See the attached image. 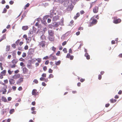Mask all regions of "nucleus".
<instances>
[{
    "label": "nucleus",
    "instance_id": "338daca9",
    "mask_svg": "<svg viewBox=\"0 0 122 122\" xmlns=\"http://www.w3.org/2000/svg\"><path fill=\"white\" fill-rule=\"evenodd\" d=\"M51 20L49 18L47 19V22L48 23H50L51 22Z\"/></svg>",
    "mask_w": 122,
    "mask_h": 122
},
{
    "label": "nucleus",
    "instance_id": "a18cd8bd",
    "mask_svg": "<svg viewBox=\"0 0 122 122\" xmlns=\"http://www.w3.org/2000/svg\"><path fill=\"white\" fill-rule=\"evenodd\" d=\"M19 60L20 61H22L24 62L25 61V60L24 59L22 58H20Z\"/></svg>",
    "mask_w": 122,
    "mask_h": 122
},
{
    "label": "nucleus",
    "instance_id": "39448f33",
    "mask_svg": "<svg viewBox=\"0 0 122 122\" xmlns=\"http://www.w3.org/2000/svg\"><path fill=\"white\" fill-rule=\"evenodd\" d=\"M24 78L23 77H20L19 78L16 82V84L18 85H20V83L23 82Z\"/></svg>",
    "mask_w": 122,
    "mask_h": 122
},
{
    "label": "nucleus",
    "instance_id": "58836bf2",
    "mask_svg": "<svg viewBox=\"0 0 122 122\" xmlns=\"http://www.w3.org/2000/svg\"><path fill=\"white\" fill-rule=\"evenodd\" d=\"M27 66L29 69H31V64H29L27 65Z\"/></svg>",
    "mask_w": 122,
    "mask_h": 122
},
{
    "label": "nucleus",
    "instance_id": "f257e3e1",
    "mask_svg": "<svg viewBox=\"0 0 122 122\" xmlns=\"http://www.w3.org/2000/svg\"><path fill=\"white\" fill-rule=\"evenodd\" d=\"M90 22L88 25V26L91 27L92 25L96 24L97 22V20L94 18L93 17H92L90 19Z\"/></svg>",
    "mask_w": 122,
    "mask_h": 122
},
{
    "label": "nucleus",
    "instance_id": "a878e982",
    "mask_svg": "<svg viewBox=\"0 0 122 122\" xmlns=\"http://www.w3.org/2000/svg\"><path fill=\"white\" fill-rule=\"evenodd\" d=\"M61 63V61H59L55 63V64L56 65H59Z\"/></svg>",
    "mask_w": 122,
    "mask_h": 122
},
{
    "label": "nucleus",
    "instance_id": "4be33fe9",
    "mask_svg": "<svg viewBox=\"0 0 122 122\" xmlns=\"http://www.w3.org/2000/svg\"><path fill=\"white\" fill-rule=\"evenodd\" d=\"M10 49V45L7 46L6 47V51H9Z\"/></svg>",
    "mask_w": 122,
    "mask_h": 122
},
{
    "label": "nucleus",
    "instance_id": "37998d69",
    "mask_svg": "<svg viewBox=\"0 0 122 122\" xmlns=\"http://www.w3.org/2000/svg\"><path fill=\"white\" fill-rule=\"evenodd\" d=\"M53 71L51 68L49 69L48 72L49 73H52L53 72Z\"/></svg>",
    "mask_w": 122,
    "mask_h": 122
},
{
    "label": "nucleus",
    "instance_id": "412c9836",
    "mask_svg": "<svg viewBox=\"0 0 122 122\" xmlns=\"http://www.w3.org/2000/svg\"><path fill=\"white\" fill-rule=\"evenodd\" d=\"M80 16V14L78 12L77 13L76 16L74 17V18L76 20L77 18L78 17Z\"/></svg>",
    "mask_w": 122,
    "mask_h": 122
},
{
    "label": "nucleus",
    "instance_id": "603ef678",
    "mask_svg": "<svg viewBox=\"0 0 122 122\" xmlns=\"http://www.w3.org/2000/svg\"><path fill=\"white\" fill-rule=\"evenodd\" d=\"M22 90V88L21 86L19 87L18 88V90L19 91H20Z\"/></svg>",
    "mask_w": 122,
    "mask_h": 122
},
{
    "label": "nucleus",
    "instance_id": "423d86ee",
    "mask_svg": "<svg viewBox=\"0 0 122 122\" xmlns=\"http://www.w3.org/2000/svg\"><path fill=\"white\" fill-rule=\"evenodd\" d=\"M45 43L46 42L45 41H42L40 43L39 45L40 47L41 46L42 47H44Z\"/></svg>",
    "mask_w": 122,
    "mask_h": 122
},
{
    "label": "nucleus",
    "instance_id": "7c9ffc66",
    "mask_svg": "<svg viewBox=\"0 0 122 122\" xmlns=\"http://www.w3.org/2000/svg\"><path fill=\"white\" fill-rule=\"evenodd\" d=\"M20 39L18 40L15 42V43L17 45H18L19 43L20 42Z\"/></svg>",
    "mask_w": 122,
    "mask_h": 122
},
{
    "label": "nucleus",
    "instance_id": "cd10ccee",
    "mask_svg": "<svg viewBox=\"0 0 122 122\" xmlns=\"http://www.w3.org/2000/svg\"><path fill=\"white\" fill-rule=\"evenodd\" d=\"M59 25L58 24V23L56 22L54 23V26L55 27H57Z\"/></svg>",
    "mask_w": 122,
    "mask_h": 122
},
{
    "label": "nucleus",
    "instance_id": "9b49d317",
    "mask_svg": "<svg viewBox=\"0 0 122 122\" xmlns=\"http://www.w3.org/2000/svg\"><path fill=\"white\" fill-rule=\"evenodd\" d=\"M23 72L24 74H27L28 72V70L26 68L24 67L23 69Z\"/></svg>",
    "mask_w": 122,
    "mask_h": 122
},
{
    "label": "nucleus",
    "instance_id": "ddd939ff",
    "mask_svg": "<svg viewBox=\"0 0 122 122\" xmlns=\"http://www.w3.org/2000/svg\"><path fill=\"white\" fill-rule=\"evenodd\" d=\"M50 57H52V60L53 61L54 60H56L57 59V58L56 56H53L52 55V54H51L50 55Z\"/></svg>",
    "mask_w": 122,
    "mask_h": 122
},
{
    "label": "nucleus",
    "instance_id": "69168bd1",
    "mask_svg": "<svg viewBox=\"0 0 122 122\" xmlns=\"http://www.w3.org/2000/svg\"><path fill=\"white\" fill-rule=\"evenodd\" d=\"M7 31V30L6 29H4L2 31V33H5L6 31Z\"/></svg>",
    "mask_w": 122,
    "mask_h": 122
},
{
    "label": "nucleus",
    "instance_id": "09e8293b",
    "mask_svg": "<svg viewBox=\"0 0 122 122\" xmlns=\"http://www.w3.org/2000/svg\"><path fill=\"white\" fill-rule=\"evenodd\" d=\"M60 51H58L57 53H56V55L57 56H59L60 54Z\"/></svg>",
    "mask_w": 122,
    "mask_h": 122
},
{
    "label": "nucleus",
    "instance_id": "c85d7f7f",
    "mask_svg": "<svg viewBox=\"0 0 122 122\" xmlns=\"http://www.w3.org/2000/svg\"><path fill=\"white\" fill-rule=\"evenodd\" d=\"M8 72L10 75H11L12 74V73L13 72V71H11L10 70H8Z\"/></svg>",
    "mask_w": 122,
    "mask_h": 122
},
{
    "label": "nucleus",
    "instance_id": "e2e57ef3",
    "mask_svg": "<svg viewBox=\"0 0 122 122\" xmlns=\"http://www.w3.org/2000/svg\"><path fill=\"white\" fill-rule=\"evenodd\" d=\"M28 46L26 45L24 47V49L25 50H26L28 49Z\"/></svg>",
    "mask_w": 122,
    "mask_h": 122
},
{
    "label": "nucleus",
    "instance_id": "a211bd4d",
    "mask_svg": "<svg viewBox=\"0 0 122 122\" xmlns=\"http://www.w3.org/2000/svg\"><path fill=\"white\" fill-rule=\"evenodd\" d=\"M84 56H85L86 57V58L87 59L89 60L90 59V56L87 53H86Z\"/></svg>",
    "mask_w": 122,
    "mask_h": 122
},
{
    "label": "nucleus",
    "instance_id": "79ce46f5",
    "mask_svg": "<svg viewBox=\"0 0 122 122\" xmlns=\"http://www.w3.org/2000/svg\"><path fill=\"white\" fill-rule=\"evenodd\" d=\"M33 81L36 84H37L38 82V80L36 79H34Z\"/></svg>",
    "mask_w": 122,
    "mask_h": 122
},
{
    "label": "nucleus",
    "instance_id": "6ab92c4d",
    "mask_svg": "<svg viewBox=\"0 0 122 122\" xmlns=\"http://www.w3.org/2000/svg\"><path fill=\"white\" fill-rule=\"evenodd\" d=\"M28 27L27 26H23L22 27V29L24 30H26L28 29Z\"/></svg>",
    "mask_w": 122,
    "mask_h": 122
},
{
    "label": "nucleus",
    "instance_id": "8fccbe9b",
    "mask_svg": "<svg viewBox=\"0 0 122 122\" xmlns=\"http://www.w3.org/2000/svg\"><path fill=\"white\" fill-rule=\"evenodd\" d=\"M43 69L44 71H46L47 70V67L46 66H45L43 67Z\"/></svg>",
    "mask_w": 122,
    "mask_h": 122
},
{
    "label": "nucleus",
    "instance_id": "dca6fc26",
    "mask_svg": "<svg viewBox=\"0 0 122 122\" xmlns=\"http://www.w3.org/2000/svg\"><path fill=\"white\" fill-rule=\"evenodd\" d=\"M18 62V60L16 59H13L11 61L12 63L15 64Z\"/></svg>",
    "mask_w": 122,
    "mask_h": 122
},
{
    "label": "nucleus",
    "instance_id": "f3484780",
    "mask_svg": "<svg viewBox=\"0 0 122 122\" xmlns=\"http://www.w3.org/2000/svg\"><path fill=\"white\" fill-rule=\"evenodd\" d=\"M6 38V34L4 35L0 39V42Z\"/></svg>",
    "mask_w": 122,
    "mask_h": 122
},
{
    "label": "nucleus",
    "instance_id": "6e6552de",
    "mask_svg": "<svg viewBox=\"0 0 122 122\" xmlns=\"http://www.w3.org/2000/svg\"><path fill=\"white\" fill-rule=\"evenodd\" d=\"M48 32L49 36H54V31L52 30H49Z\"/></svg>",
    "mask_w": 122,
    "mask_h": 122
},
{
    "label": "nucleus",
    "instance_id": "680f3d73",
    "mask_svg": "<svg viewBox=\"0 0 122 122\" xmlns=\"http://www.w3.org/2000/svg\"><path fill=\"white\" fill-rule=\"evenodd\" d=\"M102 76L101 75L99 74L98 75V79L99 80H100L101 79Z\"/></svg>",
    "mask_w": 122,
    "mask_h": 122
},
{
    "label": "nucleus",
    "instance_id": "1a4fd4ad",
    "mask_svg": "<svg viewBox=\"0 0 122 122\" xmlns=\"http://www.w3.org/2000/svg\"><path fill=\"white\" fill-rule=\"evenodd\" d=\"M48 37L49 40L51 41H53L54 40L55 37L54 36H48Z\"/></svg>",
    "mask_w": 122,
    "mask_h": 122
},
{
    "label": "nucleus",
    "instance_id": "4c0bfd02",
    "mask_svg": "<svg viewBox=\"0 0 122 122\" xmlns=\"http://www.w3.org/2000/svg\"><path fill=\"white\" fill-rule=\"evenodd\" d=\"M67 41H64V42H63L62 43V46H64L65 45H66L67 43Z\"/></svg>",
    "mask_w": 122,
    "mask_h": 122
},
{
    "label": "nucleus",
    "instance_id": "72a5a7b5",
    "mask_svg": "<svg viewBox=\"0 0 122 122\" xmlns=\"http://www.w3.org/2000/svg\"><path fill=\"white\" fill-rule=\"evenodd\" d=\"M66 34L67 33H66V34L62 35L61 38V39H63L66 36H67Z\"/></svg>",
    "mask_w": 122,
    "mask_h": 122
},
{
    "label": "nucleus",
    "instance_id": "864d4df0",
    "mask_svg": "<svg viewBox=\"0 0 122 122\" xmlns=\"http://www.w3.org/2000/svg\"><path fill=\"white\" fill-rule=\"evenodd\" d=\"M7 11L6 9L5 8H4L3 10V11L2 12L3 13H5Z\"/></svg>",
    "mask_w": 122,
    "mask_h": 122
},
{
    "label": "nucleus",
    "instance_id": "3c124183",
    "mask_svg": "<svg viewBox=\"0 0 122 122\" xmlns=\"http://www.w3.org/2000/svg\"><path fill=\"white\" fill-rule=\"evenodd\" d=\"M16 87L15 86H13L12 87V89L14 91H15L16 90Z\"/></svg>",
    "mask_w": 122,
    "mask_h": 122
},
{
    "label": "nucleus",
    "instance_id": "f8f14e48",
    "mask_svg": "<svg viewBox=\"0 0 122 122\" xmlns=\"http://www.w3.org/2000/svg\"><path fill=\"white\" fill-rule=\"evenodd\" d=\"M37 91L36 90V89H33L32 92V95H36L37 93Z\"/></svg>",
    "mask_w": 122,
    "mask_h": 122
},
{
    "label": "nucleus",
    "instance_id": "de8ad7c7",
    "mask_svg": "<svg viewBox=\"0 0 122 122\" xmlns=\"http://www.w3.org/2000/svg\"><path fill=\"white\" fill-rule=\"evenodd\" d=\"M49 58L47 56H46L45 57H44L43 58V60H46L48 59Z\"/></svg>",
    "mask_w": 122,
    "mask_h": 122
},
{
    "label": "nucleus",
    "instance_id": "aec40b11",
    "mask_svg": "<svg viewBox=\"0 0 122 122\" xmlns=\"http://www.w3.org/2000/svg\"><path fill=\"white\" fill-rule=\"evenodd\" d=\"M6 72V70H4L2 71L1 72V73L3 76H5Z\"/></svg>",
    "mask_w": 122,
    "mask_h": 122
},
{
    "label": "nucleus",
    "instance_id": "49530a36",
    "mask_svg": "<svg viewBox=\"0 0 122 122\" xmlns=\"http://www.w3.org/2000/svg\"><path fill=\"white\" fill-rule=\"evenodd\" d=\"M23 38H25L26 40H27V36L26 35H24L23 36Z\"/></svg>",
    "mask_w": 122,
    "mask_h": 122
},
{
    "label": "nucleus",
    "instance_id": "393cba45",
    "mask_svg": "<svg viewBox=\"0 0 122 122\" xmlns=\"http://www.w3.org/2000/svg\"><path fill=\"white\" fill-rule=\"evenodd\" d=\"M54 77V75L52 74H50L49 75L48 78L49 79L53 78Z\"/></svg>",
    "mask_w": 122,
    "mask_h": 122
},
{
    "label": "nucleus",
    "instance_id": "473e14b6",
    "mask_svg": "<svg viewBox=\"0 0 122 122\" xmlns=\"http://www.w3.org/2000/svg\"><path fill=\"white\" fill-rule=\"evenodd\" d=\"M0 67L1 68V70H2L3 69V68L2 66V64L1 63H0Z\"/></svg>",
    "mask_w": 122,
    "mask_h": 122
},
{
    "label": "nucleus",
    "instance_id": "774afa93",
    "mask_svg": "<svg viewBox=\"0 0 122 122\" xmlns=\"http://www.w3.org/2000/svg\"><path fill=\"white\" fill-rule=\"evenodd\" d=\"M122 93V90H120L118 92V94L119 95H121Z\"/></svg>",
    "mask_w": 122,
    "mask_h": 122
},
{
    "label": "nucleus",
    "instance_id": "f704fd0d",
    "mask_svg": "<svg viewBox=\"0 0 122 122\" xmlns=\"http://www.w3.org/2000/svg\"><path fill=\"white\" fill-rule=\"evenodd\" d=\"M41 76L42 77H46V73H43L42 74Z\"/></svg>",
    "mask_w": 122,
    "mask_h": 122
},
{
    "label": "nucleus",
    "instance_id": "b1692460",
    "mask_svg": "<svg viewBox=\"0 0 122 122\" xmlns=\"http://www.w3.org/2000/svg\"><path fill=\"white\" fill-rule=\"evenodd\" d=\"M117 100L115 99H111L110 100V101L111 103H114L116 102Z\"/></svg>",
    "mask_w": 122,
    "mask_h": 122
},
{
    "label": "nucleus",
    "instance_id": "5701e85b",
    "mask_svg": "<svg viewBox=\"0 0 122 122\" xmlns=\"http://www.w3.org/2000/svg\"><path fill=\"white\" fill-rule=\"evenodd\" d=\"M3 90H2V91L3 92L2 93L3 94H5V93L7 92V90L5 88H3Z\"/></svg>",
    "mask_w": 122,
    "mask_h": 122
},
{
    "label": "nucleus",
    "instance_id": "f03ea898",
    "mask_svg": "<svg viewBox=\"0 0 122 122\" xmlns=\"http://www.w3.org/2000/svg\"><path fill=\"white\" fill-rule=\"evenodd\" d=\"M114 20L113 21V22L116 24H117L120 23L121 21V20L120 19H115L116 18H117L116 17H113Z\"/></svg>",
    "mask_w": 122,
    "mask_h": 122
},
{
    "label": "nucleus",
    "instance_id": "9d476101",
    "mask_svg": "<svg viewBox=\"0 0 122 122\" xmlns=\"http://www.w3.org/2000/svg\"><path fill=\"white\" fill-rule=\"evenodd\" d=\"M10 84L11 85L14 84L15 83V80L13 79H10L9 80Z\"/></svg>",
    "mask_w": 122,
    "mask_h": 122
},
{
    "label": "nucleus",
    "instance_id": "c03bdc74",
    "mask_svg": "<svg viewBox=\"0 0 122 122\" xmlns=\"http://www.w3.org/2000/svg\"><path fill=\"white\" fill-rule=\"evenodd\" d=\"M45 78L43 77H41L40 78V79L41 81H44Z\"/></svg>",
    "mask_w": 122,
    "mask_h": 122
},
{
    "label": "nucleus",
    "instance_id": "0e129e2a",
    "mask_svg": "<svg viewBox=\"0 0 122 122\" xmlns=\"http://www.w3.org/2000/svg\"><path fill=\"white\" fill-rule=\"evenodd\" d=\"M14 3V2L13 1L11 0L9 2V3L10 5L13 4Z\"/></svg>",
    "mask_w": 122,
    "mask_h": 122
},
{
    "label": "nucleus",
    "instance_id": "6e6d98bb",
    "mask_svg": "<svg viewBox=\"0 0 122 122\" xmlns=\"http://www.w3.org/2000/svg\"><path fill=\"white\" fill-rule=\"evenodd\" d=\"M14 64L12 65L11 66V68H14L16 66L15 64Z\"/></svg>",
    "mask_w": 122,
    "mask_h": 122
},
{
    "label": "nucleus",
    "instance_id": "c9c22d12",
    "mask_svg": "<svg viewBox=\"0 0 122 122\" xmlns=\"http://www.w3.org/2000/svg\"><path fill=\"white\" fill-rule=\"evenodd\" d=\"M20 65L21 66L24 67L25 66V65L24 64V63L23 62H21L20 63Z\"/></svg>",
    "mask_w": 122,
    "mask_h": 122
},
{
    "label": "nucleus",
    "instance_id": "2f4dec72",
    "mask_svg": "<svg viewBox=\"0 0 122 122\" xmlns=\"http://www.w3.org/2000/svg\"><path fill=\"white\" fill-rule=\"evenodd\" d=\"M63 51L65 53H66L67 52V49L66 48H64L63 50Z\"/></svg>",
    "mask_w": 122,
    "mask_h": 122
},
{
    "label": "nucleus",
    "instance_id": "a19ab883",
    "mask_svg": "<svg viewBox=\"0 0 122 122\" xmlns=\"http://www.w3.org/2000/svg\"><path fill=\"white\" fill-rule=\"evenodd\" d=\"M11 46H12L14 48H15L16 47V45L15 44H12Z\"/></svg>",
    "mask_w": 122,
    "mask_h": 122
},
{
    "label": "nucleus",
    "instance_id": "4468645a",
    "mask_svg": "<svg viewBox=\"0 0 122 122\" xmlns=\"http://www.w3.org/2000/svg\"><path fill=\"white\" fill-rule=\"evenodd\" d=\"M59 16L58 15H56L53 17V20L56 21L59 19Z\"/></svg>",
    "mask_w": 122,
    "mask_h": 122
},
{
    "label": "nucleus",
    "instance_id": "0eeeda50",
    "mask_svg": "<svg viewBox=\"0 0 122 122\" xmlns=\"http://www.w3.org/2000/svg\"><path fill=\"white\" fill-rule=\"evenodd\" d=\"M66 58H70L71 60H72L74 58V56L72 55H71L69 53H68L66 56Z\"/></svg>",
    "mask_w": 122,
    "mask_h": 122
},
{
    "label": "nucleus",
    "instance_id": "7ed1b4c3",
    "mask_svg": "<svg viewBox=\"0 0 122 122\" xmlns=\"http://www.w3.org/2000/svg\"><path fill=\"white\" fill-rule=\"evenodd\" d=\"M99 8L97 6H95L93 9V12L95 13H97L98 11Z\"/></svg>",
    "mask_w": 122,
    "mask_h": 122
},
{
    "label": "nucleus",
    "instance_id": "e433bc0d",
    "mask_svg": "<svg viewBox=\"0 0 122 122\" xmlns=\"http://www.w3.org/2000/svg\"><path fill=\"white\" fill-rule=\"evenodd\" d=\"M56 48L54 46H53L52 47V50L54 52L56 50Z\"/></svg>",
    "mask_w": 122,
    "mask_h": 122
},
{
    "label": "nucleus",
    "instance_id": "052dcab7",
    "mask_svg": "<svg viewBox=\"0 0 122 122\" xmlns=\"http://www.w3.org/2000/svg\"><path fill=\"white\" fill-rule=\"evenodd\" d=\"M49 63V61L48 60H47V61H46L45 62V64H46V65H48V63Z\"/></svg>",
    "mask_w": 122,
    "mask_h": 122
},
{
    "label": "nucleus",
    "instance_id": "13d9d810",
    "mask_svg": "<svg viewBox=\"0 0 122 122\" xmlns=\"http://www.w3.org/2000/svg\"><path fill=\"white\" fill-rule=\"evenodd\" d=\"M80 12L81 15H82L84 14L85 13L84 11L83 10H82L80 11Z\"/></svg>",
    "mask_w": 122,
    "mask_h": 122
},
{
    "label": "nucleus",
    "instance_id": "bb28decb",
    "mask_svg": "<svg viewBox=\"0 0 122 122\" xmlns=\"http://www.w3.org/2000/svg\"><path fill=\"white\" fill-rule=\"evenodd\" d=\"M15 111V110L14 109H10V111L9 112L10 114H11Z\"/></svg>",
    "mask_w": 122,
    "mask_h": 122
},
{
    "label": "nucleus",
    "instance_id": "ea45409f",
    "mask_svg": "<svg viewBox=\"0 0 122 122\" xmlns=\"http://www.w3.org/2000/svg\"><path fill=\"white\" fill-rule=\"evenodd\" d=\"M26 56V54L24 52L22 55V57H25Z\"/></svg>",
    "mask_w": 122,
    "mask_h": 122
},
{
    "label": "nucleus",
    "instance_id": "bf43d9fd",
    "mask_svg": "<svg viewBox=\"0 0 122 122\" xmlns=\"http://www.w3.org/2000/svg\"><path fill=\"white\" fill-rule=\"evenodd\" d=\"M69 53H72V51L71 48H70V49H69Z\"/></svg>",
    "mask_w": 122,
    "mask_h": 122
},
{
    "label": "nucleus",
    "instance_id": "4d7b16f0",
    "mask_svg": "<svg viewBox=\"0 0 122 122\" xmlns=\"http://www.w3.org/2000/svg\"><path fill=\"white\" fill-rule=\"evenodd\" d=\"M83 28L82 27H80L79 28L78 30H83Z\"/></svg>",
    "mask_w": 122,
    "mask_h": 122
},
{
    "label": "nucleus",
    "instance_id": "2eb2a0df",
    "mask_svg": "<svg viewBox=\"0 0 122 122\" xmlns=\"http://www.w3.org/2000/svg\"><path fill=\"white\" fill-rule=\"evenodd\" d=\"M37 61L38 62V63H40L41 61V59L40 58H38L37 59H32V61Z\"/></svg>",
    "mask_w": 122,
    "mask_h": 122
},
{
    "label": "nucleus",
    "instance_id": "c756f323",
    "mask_svg": "<svg viewBox=\"0 0 122 122\" xmlns=\"http://www.w3.org/2000/svg\"><path fill=\"white\" fill-rule=\"evenodd\" d=\"M31 40V38L30 37H29L28 38H27V40H26L27 41L30 42Z\"/></svg>",
    "mask_w": 122,
    "mask_h": 122
},
{
    "label": "nucleus",
    "instance_id": "20e7f679",
    "mask_svg": "<svg viewBox=\"0 0 122 122\" xmlns=\"http://www.w3.org/2000/svg\"><path fill=\"white\" fill-rule=\"evenodd\" d=\"M20 76V75L18 74H15L12 76V78L13 79H16L19 78Z\"/></svg>",
    "mask_w": 122,
    "mask_h": 122
},
{
    "label": "nucleus",
    "instance_id": "5fc2aeb1",
    "mask_svg": "<svg viewBox=\"0 0 122 122\" xmlns=\"http://www.w3.org/2000/svg\"><path fill=\"white\" fill-rule=\"evenodd\" d=\"M42 85L44 86H46V84L44 82H42Z\"/></svg>",
    "mask_w": 122,
    "mask_h": 122
}]
</instances>
